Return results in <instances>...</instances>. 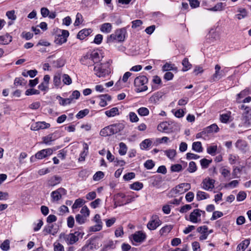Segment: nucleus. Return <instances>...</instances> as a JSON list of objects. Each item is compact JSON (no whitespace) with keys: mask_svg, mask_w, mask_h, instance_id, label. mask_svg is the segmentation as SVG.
I'll return each mask as SVG.
<instances>
[{"mask_svg":"<svg viewBox=\"0 0 251 251\" xmlns=\"http://www.w3.org/2000/svg\"><path fill=\"white\" fill-rule=\"evenodd\" d=\"M127 37L126 27L118 28L114 33L108 35L106 37V43L108 44L118 42L122 43L125 41Z\"/></svg>","mask_w":251,"mask_h":251,"instance_id":"1","label":"nucleus"},{"mask_svg":"<svg viewBox=\"0 0 251 251\" xmlns=\"http://www.w3.org/2000/svg\"><path fill=\"white\" fill-rule=\"evenodd\" d=\"M84 234L83 228L80 226L75 228L74 232H71L68 234H61L60 236L63 237L68 245H73L78 241L79 239L82 238Z\"/></svg>","mask_w":251,"mask_h":251,"instance_id":"2","label":"nucleus"},{"mask_svg":"<svg viewBox=\"0 0 251 251\" xmlns=\"http://www.w3.org/2000/svg\"><path fill=\"white\" fill-rule=\"evenodd\" d=\"M112 61L109 59L104 63H100L94 65V71L95 75L99 77H104L108 75L110 72V64Z\"/></svg>","mask_w":251,"mask_h":251,"instance_id":"3","label":"nucleus"},{"mask_svg":"<svg viewBox=\"0 0 251 251\" xmlns=\"http://www.w3.org/2000/svg\"><path fill=\"white\" fill-rule=\"evenodd\" d=\"M148 82V78L145 75H139L134 79V85L136 92H142L148 90L146 85Z\"/></svg>","mask_w":251,"mask_h":251,"instance_id":"4","label":"nucleus"},{"mask_svg":"<svg viewBox=\"0 0 251 251\" xmlns=\"http://www.w3.org/2000/svg\"><path fill=\"white\" fill-rule=\"evenodd\" d=\"M57 34L55 36L54 42L55 44L61 45L66 43L69 36V31L65 29H57Z\"/></svg>","mask_w":251,"mask_h":251,"instance_id":"5","label":"nucleus"},{"mask_svg":"<svg viewBox=\"0 0 251 251\" xmlns=\"http://www.w3.org/2000/svg\"><path fill=\"white\" fill-rule=\"evenodd\" d=\"M147 234L142 230L136 231L132 234L129 239L134 245H136L135 243H142L146 239Z\"/></svg>","mask_w":251,"mask_h":251,"instance_id":"6","label":"nucleus"},{"mask_svg":"<svg viewBox=\"0 0 251 251\" xmlns=\"http://www.w3.org/2000/svg\"><path fill=\"white\" fill-rule=\"evenodd\" d=\"M188 183H183L177 185L172 189L170 193L171 197H176L177 195L183 194L188 190Z\"/></svg>","mask_w":251,"mask_h":251,"instance_id":"7","label":"nucleus"},{"mask_svg":"<svg viewBox=\"0 0 251 251\" xmlns=\"http://www.w3.org/2000/svg\"><path fill=\"white\" fill-rule=\"evenodd\" d=\"M162 224L161 221L157 215H153L147 224V228L150 230L156 229Z\"/></svg>","mask_w":251,"mask_h":251,"instance_id":"8","label":"nucleus"},{"mask_svg":"<svg viewBox=\"0 0 251 251\" xmlns=\"http://www.w3.org/2000/svg\"><path fill=\"white\" fill-rule=\"evenodd\" d=\"M174 125L175 123L173 122H162L158 125L157 130L162 132L171 133L173 131V126Z\"/></svg>","mask_w":251,"mask_h":251,"instance_id":"9","label":"nucleus"},{"mask_svg":"<svg viewBox=\"0 0 251 251\" xmlns=\"http://www.w3.org/2000/svg\"><path fill=\"white\" fill-rule=\"evenodd\" d=\"M66 194L67 190L65 188L62 187L59 188L51 193V201L52 202L57 201L62 198V195H65Z\"/></svg>","mask_w":251,"mask_h":251,"instance_id":"10","label":"nucleus"},{"mask_svg":"<svg viewBox=\"0 0 251 251\" xmlns=\"http://www.w3.org/2000/svg\"><path fill=\"white\" fill-rule=\"evenodd\" d=\"M201 213L203 215L205 214V212L204 211H201L198 209L194 210L189 215V221L195 223L200 222L201 221Z\"/></svg>","mask_w":251,"mask_h":251,"instance_id":"11","label":"nucleus"},{"mask_svg":"<svg viewBox=\"0 0 251 251\" xmlns=\"http://www.w3.org/2000/svg\"><path fill=\"white\" fill-rule=\"evenodd\" d=\"M215 73L212 75L209 79L210 82L217 81L225 75L224 71L223 70H221V67L219 65L217 64L215 65Z\"/></svg>","mask_w":251,"mask_h":251,"instance_id":"12","label":"nucleus"},{"mask_svg":"<svg viewBox=\"0 0 251 251\" xmlns=\"http://www.w3.org/2000/svg\"><path fill=\"white\" fill-rule=\"evenodd\" d=\"M215 181L210 178L204 179L201 184L202 188L207 191H211L214 187V183Z\"/></svg>","mask_w":251,"mask_h":251,"instance_id":"13","label":"nucleus"},{"mask_svg":"<svg viewBox=\"0 0 251 251\" xmlns=\"http://www.w3.org/2000/svg\"><path fill=\"white\" fill-rule=\"evenodd\" d=\"M53 153V151L50 148L38 151L35 154V158L37 159H42L46 157L51 155Z\"/></svg>","mask_w":251,"mask_h":251,"instance_id":"14","label":"nucleus"},{"mask_svg":"<svg viewBox=\"0 0 251 251\" xmlns=\"http://www.w3.org/2000/svg\"><path fill=\"white\" fill-rule=\"evenodd\" d=\"M61 181V177L57 175H54L48 179L47 185L48 187H54L59 184Z\"/></svg>","mask_w":251,"mask_h":251,"instance_id":"15","label":"nucleus"},{"mask_svg":"<svg viewBox=\"0 0 251 251\" xmlns=\"http://www.w3.org/2000/svg\"><path fill=\"white\" fill-rule=\"evenodd\" d=\"M80 62L81 64L88 66V67L94 65L91 57L90 56L89 52H87L85 55H83L80 58Z\"/></svg>","mask_w":251,"mask_h":251,"instance_id":"16","label":"nucleus"},{"mask_svg":"<svg viewBox=\"0 0 251 251\" xmlns=\"http://www.w3.org/2000/svg\"><path fill=\"white\" fill-rule=\"evenodd\" d=\"M89 53L94 65L100 63V61L101 60V56L98 51L94 50L89 52Z\"/></svg>","mask_w":251,"mask_h":251,"instance_id":"17","label":"nucleus"},{"mask_svg":"<svg viewBox=\"0 0 251 251\" xmlns=\"http://www.w3.org/2000/svg\"><path fill=\"white\" fill-rule=\"evenodd\" d=\"M92 32L91 28H84L80 30L77 34V38L82 40L89 36Z\"/></svg>","mask_w":251,"mask_h":251,"instance_id":"18","label":"nucleus"},{"mask_svg":"<svg viewBox=\"0 0 251 251\" xmlns=\"http://www.w3.org/2000/svg\"><path fill=\"white\" fill-rule=\"evenodd\" d=\"M50 127V124L45 122H39L35 124V126L32 125L31 129L33 130H38L41 129L48 128Z\"/></svg>","mask_w":251,"mask_h":251,"instance_id":"19","label":"nucleus"},{"mask_svg":"<svg viewBox=\"0 0 251 251\" xmlns=\"http://www.w3.org/2000/svg\"><path fill=\"white\" fill-rule=\"evenodd\" d=\"M100 31L105 34L110 33L112 29V25L109 23H104L100 26Z\"/></svg>","mask_w":251,"mask_h":251,"instance_id":"20","label":"nucleus"},{"mask_svg":"<svg viewBox=\"0 0 251 251\" xmlns=\"http://www.w3.org/2000/svg\"><path fill=\"white\" fill-rule=\"evenodd\" d=\"M113 129H112L111 125L108 126L101 129L100 132V135L101 136L106 137L112 135Z\"/></svg>","mask_w":251,"mask_h":251,"instance_id":"21","label":"nucleus"},{"mask_svg":"<svg viewBox=\"0 0 251 251\" xmlns=\"http://www.w3.org/2000/svg\"><path fill=\"white\" fill-rule=\"evenodd\" d=\"M105 114L108 118L113 117L120 115L119 109L118 108L115 107L109 110L105 111Z\"/></svg>","mask_w":251,"mask_h":251,"instance_id":"22","label":"nucleus"},{"mask_svg":"<svg viewBox=\"0 0 251 251\" xmlns=\"http://www.w3.org/2000/svg\"><path fill=\"white\" fill-rule=\"evenodd\" d=\"M110 125L112 129H113V133L114 134L123 130L125 126V124L122 123H116Z\"/></svg>","mask_w":251,"mask_h":251,"instance_id":"23","label":"nucleus"},{"mask_svg":"<svg viewBox=\"0 0 251 251\" xmlns=\"http://www.w3.org/2000/svg\"><path fill=\"white\" fill-rule=\"evenodd\" d=\"M163 96L162 93L161 92H157L154 93L150 98V101L151 102L154 104H158L162 99Z\"/></svg>","mask_w":251,"mask_h":251,"instance_id":"24","label":"nucleus"},{"mask_svg":"<svg viewBox=\"0 0 251 251\" xmlns=\"http://www.w3.org/2000/svg\"><path fill=\"white\" fill-rule=\"evenodd\" d=\"M83 151L80 153V156L78 158V160L80 162L83 161L85 160V156L88 153L89 146L86 143H84L83 144Z\"/></svg>","mask_w":251,"mask_h":251,"instance_id":"25","label":"nucleus"},{"mask_svg":"<svg viewBox=\"0 0 251 251\" xmlns=\"http://www.w3.org/2000/svg\"><path fill=\"white\" fill-rule=\"evenodd\" d=\"M173 226L171 225H166L159 230L160 236H166L173 229Z\"/></svg>","mask_w":251,"mask_h":251,"instance_id":"26","label":"nucleus"},{"mask_svg":"<svg viewBox=\"0 0 251 251\" xmlns=\"http://www.w3.org/2000/svg\"><path fill=\"white\" fill-rule=\"evenodd\" d=\"M206 135L208 133L217 132L219 131V127L217 125L212 124L203 129Z\"/></svg>","mask_w":251,"mask_h":251,"instance_id":"27","label":"nucleus"},{"mask_svg":"<svg viewBox=\"0 0 251 251\" xmlns=\"http://www.w3.org/2000/svg\"><path fill=\"white\" fill-rule=\"evenodd\" d=\"M53 226L52 225L46 226L43 229L44 234L45 235L48 234H51L53 235H55L57 233V230L56 229L53 230Z\"/></svg>","mask_w":251,"mask_h":251,"instance_id":"28","label":"nucleus"},{"mask_svg":"<svg viewBox=\"0 0 251 251\" xmlns=\"http://www.w3.org/2000/svg\"><path fill=\"white\" fill-rule=\"evenodd\" d=\"M162 82L161 79L160 77L157 75H155L153 77V79L151 82V87L153 90H156L159 88V87L156 85L161 84Z\"/></svg>","mask_w":251,"mask_h":251,"instance_id":"29","label":"nucleus"},{"mask_svg":"<svg viewBox=\"0 0 251 251\" xmlns=\"http://www.w3.org/2000/svg\"><path fill=\"white\" fill-rule=\"evenodd\" d=\"M12 38L10 35L6 34L5 35L0 36V43L6 45L12 41Z\"/></svg>","mask_w":251,"mask_h":251,"instance_id":"30","label":"nucleus"},{"mask_svg":"<svg viewBox=\"0 0 251 251\" xmlns=\"http://www.w3.org/2000/svg\"><path fill=\"white\" fill-rule=\"evenodd\" d=\"M250 244V240L248 239H246L243 241L241 243H240L237 247L236 251H240L242 250L244 251L249 245Z\"/></svg>","mask_w":251,"mask_h":251,"instance_id":"31","label":"nucleus"},{"mask_svg":"<svg viewBox=\"0 0 251 251\" xmlns=\"http://www.w3.org/2000/svg\"><path fill=\"white\" fill-rule=\"evenodd\" d=\"M143 183L139 181L135 182L129 185L130 189L135 191L141 190L143 188Z\"/></svg>","mask_w":251,"mask_h":251,"instance_id":"32","label":"nucleus"},{"mask_svg":"<svg viewBox=\"0 0 251 251\" xmlns=\"http://www.w3.org/2000/svg\"><path fill=\"white\" fill-rule=\"evenodd\" d=\"M152 144V141L150 139H146L140 143V148L142 150H147Z\"/></svg>","mask_w":251,"mask_h":251,"instance_id":"33","label":"nucleus"},{"mask_svg":"<svg viewBox=\"0 0 251 251\" xmlns=\"http://www.w3.org/2000/svg\"><path fill=\"white\" fill-rule=\"evenodd\" d=\"M251 93V90L249 88H247L245 89L244 90L242 91L240 93L237 94L236 98L237 101L238 102H240V101L239 100L240 99L243 98V97L250 94Z\"/></svg>","mask_w":251,"mask_h":251,"instance_id":"34","label":"nucleus"},{"mask_svg":"<svg viewBox=\"0 0 251 251\" xmlns=\"http://www.w3.org/2000/svg\"><path fill=\"white\" fill-rule=\"evenodd\" d=\"M56 98L59 100V104L62 106H66L72 103L71 99L69 98L64 99L60 96H58Z\"/></svg>","mask_w":251,"mask_h":251,"instance_id":"35","label":"nucleus"},{"mask_svg":"<svg viewBox=\"0 0 251 251\" xmlns=\"http://www.w3.org/2000/svg\"><path fill=\"white\" fill-rule=\"evenodd\" d=\"M196 198L198 201H201L209 198V195L204 192L199 191L197 192Z\"/></svg>","mask_w":251,"mask_h":251,"instance_id":"36","label":"nucleus"},{"mask_svg":"<svg viewBox=\"0 0 251 251\" xmlns=\"http://www.w3.org/2000/svg\"><path fill=\"white\" fill-rule=\"evenodd\" d=\"M165 154L171 160H174L176 154V150L169 149L164 151Z\"/></svg>","mask_w":251,"mask_h":251,"instance_id":"37","label":"nucleus"},{"mask_svg":"<svg viewBox=\"0 0 251 251\" xmlns=\"http://www.w3.org/2000/svg\"><path fill=\"white\" fill-rule=\"evenodd\" d=\"M238 12H240L235 15V17L238 19H244L247 16V11L245 8H239Z\"/></svg>","mask_w":251,"mask_h":251,"instance_id":"38","label":"nucleus"},{"mask_svg":"<svg viewBox=\"0 0 251 251\" xmlns=\"http://www.w3.org/2000/svg\"><path fill=\"white\" fill-rule=\"evenodd\" d=\"M231 116V112L228 111L225 113H223L220 115V121L222 123H226L229 121Z\"/></svg>","mask_w":251,"mask_h":251,"instance_id":"39","label":"nucleus"},{"mask_svg":"<svg viewBox=\"0 0 251 251\" xmlns=\"http://www.w3.org/2000/svg\"><path fill=\"white\" fill-rule=\"evenodd\" d=\"M242 120L245 126L247 127L251 126V116L248 114L243 115Z\"/></svg>","mask_w":251,"mask_h":251,"instance_id":"40","label":"nucleus"},{"mask_svg":"<svg viewBox=\"0 0 251 251\" xmlns=\"http://www.w3.org/2000/svg\"><path fill=\"white\" fill-rule=\"evenodd\" d=\"M65 64V60L62 58H59L56 60L53 61V64L54 67L59 68L64 66Z\"/></svg>","mask_w":251,"mask_h":251,"instance_id":"41","label":"nucleus"},{"mask_svg":"<svg viewBox=\"0 0 251 251\" xmlns=\"http://www.w3.org/2000/svg\"><path fill=\"white\" fill-rule=\"evenodd\" d=\"M119 153L121 155H124L126 153L127 151V147L126 144L123 142H121L119 144Z\"/></svg>","mask_w":251,"mask_h":251,"instance_id":"42","label":"nucleus"},{"mask_svg":"<svg viewBox=\"0 0 251 251\" xmlns=\"http://www.w3.org/2000/svg\"><path fill=\"white\" fill-rule=\"evenodd\" d=\"M138 114L141 116H146L149 114V110L145 107H142L137 109Z\"/></svg>","mask_w":251,"mask_h":251,"instance_id":"43","label":"nucleus"},{"mask_svg":"<svg viewBox=\"0 0 251 251\" xmlns=\"http://www.w3.org/2000/svg\"><path fill=\"white\" fill-rule=\"evenodd\" d=\"M84 202L85 201L82 199L78 198L76 199L72 206V209H75L80 207L83 205Z\"/></svg>","mask_w":251,"mask_h":251,"instance_id":"44","label":"nucleus"},{"mask_svg":"<svg viewBox=\"0 0 251 251\" xmlns=\"http://www.w3.org/2000/svg\"><path fill=\"white\" fill-rule=\"evenodd\" d=\"M192 149L198 152L202 151V147L200 142H194L192 145Z\"/></svg>","mask_w":251,"mask_h":251,"instance_id":"45","label":"nucleus"},{"mask_svg":"<svg viewBox=\"0 0 251 251\" xmlns=\"http://www.w3.org/2000/svg\"><path fill=\"white\" fill-rule=\"evenodd\" d=\"M52 134H49L43 137V142L46 145H50L51 142L54 140L52 137Z\"/></svg>","mask_w":251,"mask_h":251,"instance_id":"46","label":"nucleus"},{"mask_svg":"<svg viewBox=\"0 0 251 251\" xmlns=\"http://www.w3.org/2000/svg\"><path fill=\"white\" fill-rule=\"evenodd\" d=\"M212 162V159L209 160L206 158L202 159L200 160L201 165L203 169H206L208 167L209 164Z\"/></svg>","mask_w":251,"mask_h":251,"instance_id":"47","label":"nucleus"},{"mask_svg":"<svg viewBox=\"0 0 251 251\" xmlns=\"http://www.w3.org/2000/svg\"><path fill=\"white\" fill-rule=\"evenodd\" d=\"M129 121L131 123H136L139 121V118L134 112H130L128 114Z\"/></svg>","mask_w":251,"mask_h":251,"instance_id":"48","label":"nucleus"},{"mask_svg":"<svg viewBox=\"0 0 251 251\" xmlns=\"http://www.w3.org/2000/svg\"><path fill=\"white\" fill-rule=\"evenodd\" d=\"M62 81L65 85H70L72 83V80L71 77L67 74L62 75Z\"/></svg>","mask_w":251,"mask_h":251,"instance_id":"49","label":"nucleus"},{"mask_svg":"<svg viewBox=\"0 0 251 251\" xmlns=\"http://www.w3.org/2000/svg\"><path fill=\"white\" fill-rule=\"evenodd\" d=\"M104 176V174L101 171L97 172L93 176V179L95 181H99L103 178Z\"/></svg>","mask_w":251,"mask_h":251,"instance_id":"50","label":"nucleus"},{"mask_svg":"<svg viewBox=\"0 0 251 251\" xmlns=\"http://www.w3.org/2000/svg\"><path fill=\"white\" fill-rule=\"evenodd\" d=\"M0 249L4 251H7L10 249V241L6 239L0 246Z\"/></svg>","mask_w":251,"mask_h":251,"instance_id":"51","label":"nucleus"},{"mask_svg":"<svg viewBox=\"0 0 251 251\" xmlns=\"http://www.w3.org/2000/svg\"><path fill=\"white\" fill-rule=\"evenodd\" d=\"M89 110L88 109H85L79 111L76 115V117L77 119H81L88 114Z\"/></svg>","mask_w":251,"mask_h":251,"instance_id":"52","label":"nucleus"},{"mask_svg":"<svg viewBox=\"0 0 251 251\" xmlns=\"http://www.w3.org/2000/svg\"><path fill=\"white\" fill-rule=\"evenodd\" d=\"M217 150V145L210 146L207 148V153L211 155H215L216 153Z\"/></svg>","mask_w":251,"mask_h":251,"instance_id":"53","label":"nucleus"},{"mask_svg":"<svg viewBox=\"0 0 251 251\" xmlns=\"http://www.w3.org/2000/svg\"><path fill=\"white\" fill-rule=\"evenodd\" d=\"M40 94L39 90L33 89L30 88L27 89L25 92V95L26 96H31L33 95H39Z\"/></svg>","mask_w":251,"mask_h":251,"instance_id":"54","label":"nucleus"},{"mask_svg":"<svg viewBox=\"0 0 251 251\" xmlns=\"http://www.w3.org/2000/svg\"><path fill=\"white\" fill-rule=\"evenodd\" d=\"M223 9V3L222 2H219L217 3L214 7L209 9V10L211 11H222Z\"/></svg>","mask_w":251,"mask_h":251,"instance_id":"55","label":"nucleus"},{"mask_svg":"<svg viewBox=\"0 0 251 251\" xmlns=\"http://www.w3.org/2000/svg\"><path fill=\"white\" fill-rule=\"evenodd\" d=\"M75 220L76 223L81 225L85 223L86 220V218L82 215L77 214L75 216Z\"/></svg>","mask_w":251,"mask_h":251,"instance_id":"56","label":"nucleus"},{"mask_svg":"<svg viewBox=\"0 0 251 251\" xmlns=\"http://www.w3.org/2000/svg\"><path fill=\"white\" fill-rule=\"evenodd\" d=\"M172 112L174 113L175 116L177 118H181L184 115V112L183 109H179L176 110L173 109Z\"/></svg>","mask_w":251,"mask_h":251,"instance_id":"57","label":"nucleus"},{"mask_svg":"<svg viewBox=\"0 0 251 251\" xmlns=\"http://www.w3.org/2000/svg\"><path fill=\"white\" fill-rule=\"evenodd\" d=\"M102 227V224H96V225L90 226L89 228V230L91 232H96L100 231Z\"/></svg>","mask_w":251,"mask_h":251,"instance_id":"58","label":"nucleus"},{"mask_svg":"<svg viewBox=\"0 0 251 251\" xmlns=\"http://www.w3.org/2000/svg\"><path fill=\"white\" fill-rule=\"evenodd\" d=\"M25 80L21 77V78H18V77H16L15 78V80H14V84L16 86H19V85H21V86H24L25 84Z\"/></svg>","mask_w":251,"mask_h":251,"instance_id":"59","label":"nucleus"},{"mask_svg":"<svg viewBox=\"0 0 251 251\" xmlns=\"http://www.w3.org/2000/svg\"><path fill=\"white\" fill-rule=\"evenodd\" d=\"M144 165L146 169L150 170L153 168L155 164L152 160L149 159L144 163Z\"/></svg>","mask_w":251,"mask_h":251,"instance_id":"60","label":"nucleus"},{"mask_svg":"<svg viewBox=\"0 0 251 251\" xmlns=\"http://www.w3.org/2000/svg\"><path fill=\"white\" fill-rule=\"evenodd\" d=\"M182 169V165L179 164L172 165L171 167V170L173 172H179Z\"/></svg>","mask_w":251,"mask_h":251,"instance_id":"61","label":"nucleus"},{"mask_svg":"<svg viewBox=\"0 0 251 251\" xmlns=\"http://www.w3.org/2000/svg\"><path fill=\"white\" fill-rule=\"evenodd\" d=\"M88 171L86 169L81 170L78 174V176L80 178L83 179H85L89 176Z\"/></svg>","mask_w":251,"mask_h":251,"instance_id":"62","label":"nucleus"},{"mask_svg":"<svg viewBox=\"0 0 251 251\" xmlns=\"http://www.w3.org/2000/svg\"><path fill=\"white\" fill-rule=\"evenodd\" d=\"M135 177V174L133 172H130L126 174L123 176V179L126 181H129Z\"/></svg>","mask_w":251,"mask_h":251,"instance_id":"63","label":"nucleus"},{"mask_svg":"<svg viewBox=\"0 0 251 251\" xmlns=\"http://www.w3.org/2000/svg\"><path fill=\"white\" fill-rule=\"evenodd\" d=\"M223 216V213L219 211H215L213 212L212 216L210 218L211 221L215 220L217 218H220Z\"/></svg>","mask_w":251,"mask_h":251,"instance_id":"64","label":"nucleus"}]
</instances>
